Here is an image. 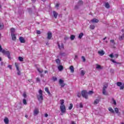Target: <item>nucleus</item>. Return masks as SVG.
I'll return each mask as SVG.
<instances>
[{
  "instance_id": "5fc2aeb1",
  "label": "nucleus",
  "mask_w": 124,
  "mask_h": 124,
  "mask_svg": "<svg viewBox=\"0 0 124 124\" xmlns=\"http://www.w3.org/2000/svg\"><path fill=\"white\" fill-rule=\"evenodd\" d=\"M81 59L83 60V62H86V59L85 58V57L82 56Z\"/></svg>"
},
{
  "instance_id": "e433bc0d",
  "label": "nucleus",
  "mask_w": 124,
  "mask_h": 124,
  "mask_svg": "<svg viewBox=\"0 0 124 124\" xmlns=\"http://www.w3.org/2000/svg\"><path fill=\"white\" fill-rule=\"evenodd\" d=\"M18 60H19V61H20V62H23L24 58H23V57H19Z\"/></svg>"
},
{
  "instance_id": "603ef678",
  "label": "nucleus",
  "mask_w": 124,
  "mask_h": 124,
  "mask_svg": "<svg viewBox=\"0 0 124 124\" xmlns=\"http://www.w3.org/2000/svg\"><path fill=\"white\" fill-rule=\"evenodd\" d=\"M53 81H57V78L56 77H53Z\"/></svg>"
},
{
  "instance_id": "9d476101",
  "label": "nucleus",
  "mask_w": 124,
  "mask_h": 124,
  "mask_svg": "<svg viewBox=\"0 0 124 124\" xmlns=\"http://www.w3.org/2000/svg\"><path fill=\"white\" fill-rule=\"evenodd\" d=\"M98 54L100 55V56H103L104 54H105V52H104V50H99L98 51Z\"/></svg>"
},
{
  "instance_id": "b1692460",
  "label": "nucleus",
  "mask_w": 124,
  "mask_h": 124,
  "mask_svg": "<svg viewBox=\"0 0 124 124\" xmlns=\"http://www.w3.org/2000/svg\"><path fill=\"white\" fill-rule=\"evenodd\" d=\"M60 56H61V57H65V56H66V54L64 52H60Z\"/></svg>"
},
{
  "instance_id": "423d86ee",
  "label": "nucleus",
  "mask_w": 124,
  "mask_h": 124,
  "mask_svg": "<svg viewBox=\"0 0 124 124\" xmlns=\"http://www.w3.org/2000/svg\"><path fill=\"white\" fill-rule=\"evenodd\" d=\"M38 113H39V110L37 108H35L34 110V116H36V115L38 114Z\"/></svg>"
},
{
  "instance_id": "412c9836",
  "label": "nucleus",
  "mask_w": 124,
  "mask_h": 124,
  "mask_svg": "<svg viewBox=\"0 0 124 124\" xmlns=\"http://www.w3.org/2000/svg\"><path fill=\"white\" fill-rule=\"evenodd\" d=\"M108 111H109V112H111V113H115V111H114V109H113V108H112L109 107L108 108Z\"/></svg>"
},
{
  "instance_id": "bf43d9fd",
  "label": "nucleus",
  "mask_w": 124,
  "mask_h": 124,
  "mask_svg": "<svg viewBox=\"0 0 124 124\" xmlns=\"http://www.w3.org/2000/svg\"><path fill=\"white\" fill-rule=\"evenodd\" d=\"M113 104L114 105H117V102H116V100H113Z\"/></svg>"
},
{
  "instance_id": "864d4df0",
  "label": "nucleus",
  "mask_w": 124,
  "mask_h": 124,
  "mask_svg": "<svg viewBox=\"0 0 124 124\" xmlns=\"http://www.w3.org/2000/svg\"><path fill=\"white\" fill-rule=\"evenodd\" d=\"M109 56L110 58H111V59H113V58H114V55H113V53H111Z\"/></svg>"
},
{
  "instance_id": "4468645a",
  "label": "nucleus",
  "mask_w": 124,
  "mask_h": 124,
  "mask_svg": "<svg viewBox=\"0 0 124 124\" xmlns=\"http://www.w3.org/2000/svg\"><path fill=\"white\" fill-rule=\"evenodd\" d=\"M69 69L71 72V73H73L74 72V67L73 66L71 65L69 67Z\"/></svg>"
},
{
  "instance_id": "8fccbe9b",
  "label": "nucleus",
  "mask_w": 124,
  "mask_h": 124,
  "mask_svg": "<svg viewBox=\"0 0 124 124\" xmlns=\"http://www.w3.org/2000/svg\"><path fill=\"white\" fill-rule=\"evenodd\" d=\"M124 85H121L120 86V90H124Z\"/></svg>"
},
{
  "instance_id": "473e14b6",
  "label": "nucleus",
  "mask_w": 124,
  "mask_h": 124,
  "mask_svg": "<svg viewBox=\"0 0 124 124\" xmlns=\"http://www.w3.org/2000/svg\"><path fill=\"white\" fill-rule=\"evenodd\" d=\"M75 39V36L74 35H71V37H70L71 40H74Z\"/></svg>"
},
{
  "instance_id": "f03ea898",
  "label": "nucleus",
  "mask_w": 124,
  "mask_h": 124,
  "mask_svg": "<svg viewBox=\"0 0 124 124\" xmlns=\"http://www.w3.org/2000/svg\"><path fill=\"white\" fill-rule=\"evenodd\" d=\"M60 110L62 112L61 115L64 114L65 113V112H66V108H65V105H61L60 106Z\"/></svg>"
},
{
  "instance_id": "5701e85b",
  "label": "nucleus",
  "mask_w": 124,
  "mask_h": 124,
  "mask_svg": "<svg viewBox=\"0 0 124 124\" xmlns=\"http://www.w3.org/2000/svg\"><path fill=\"white\" fill-rule=\"evenodd\" d=\"M55 62L57 64H58L59 65H60V64L61 63V61L60 60V59H56L55 60Z\"/></svg>"
},
{
  "instance_id": "c85d7f7f",
  "label": "nucleus",
  "mask_w": 124,
  "mask_h": 124,
  "mask_svg": "<svg viewBox=\"0 0 124 124\" xmlns=\"http://www.w3.org/2000/svg\"><path fill=\"white\" fill-rule=\"evenodd\" d=\"M37 70L40 73H42L44 71L43 69L41 68H37Z\"/></svg>"
},
{
  "instance_id": "7ed1b4c3",
  "label": "nucleus",
  "mask_w": 124,
  "mask_h": 124,
  "mask_svg": "<svg viewBox=\"0 0 124 124\" xmlns=\"http://www.w3.org/2000/svg\"><path fill=\"white\" fill-rule=\"evenodd\" d=\"M81 95L84 98L88 99V92H87V91L83 90L81 91Z\"/></svg>"
},
{
  "instance_id": "dca6fc26",
  "label": "nucleus",
  "mask_w": 124,
  "mask_h": 124,
  "mask_svg": "<svg viewBox=\"0 0 124 124\" xmlns=\"http://www.w3.org/2000/svg\"><path fill=\"white\" fill-rule=\"evenodd\" d=\"M91 22H92V23H98L99 20L96 18H93L91 20Z\"/></svg>"
},
{
  "instance_id": "bb28decb",
  "label": "nucleus",
  "mask_w": 124,
  "mask_h": 124,
  "mask_svg": "<svg viewBox=\"0 0 124 124\" xmlns=\"http://www.w3.org/2000/svg\"><path fill=\"white\" fill-rule=\"evenodd\" d=\"M45 90L46 92L48 94H51V93L49 92V89H48V88H46Z\"/></svg>"
},
{
  "instance_id": "4d7b16f0",
  "label": "nucleus",
  "mask_w": 124,
  "mask_h": 124,
  "mask_svg": "<svg viewBox=\"0 0 124 124\" xmlns=\"http://www.w3.org/2000/svg\"><path fill=\"white\" fill-rule=\"evenodd\" d=\"M17 75H18L19 76L21 75V71H20V70L17 71Z\"/></svg>"
},
{
  "instance_id": "052dcab7",
  "label": "nucleus",
  "mask_w": 124,
  "mask_h": 124,
  "mask_svg": "<svg viewBox=\"0 0 124 124\" xmlns=\"http://www.w3.org/2000/svg\"><path fill=\"white\" fill-rule=\"evenodd\" d=\"M55 6H56V7H59L60 6V4H59V3L56 4Z\"/></svg>"
},
{
  "instance_id": "a211bd4d",
  "label": "nucleus",
  "mask_w": 124,
  "mask_h": 124,
  "mask_svg": "<svg viewBox=\"0 0 124 124\" xmlns=\"http://www.w3.org/2000/svg\"><path fill=\"white\" fill-rule=\"evenodd\" d=\"M11 36L13 40H16V36L15 34H11Z\"/></svg>"
},
{
  "instance_id": "2f4dec72",
  "label": "nucleus",
  "mask_w": 124,
  "mask_h": 124,
  "mask_svg": "<svg viewBox=\"0 0 124 124\" xmlns=\"http://www.w3.org/2000/svg\"><path fill=\"white\" fill-rule=\"evenodd\" d=\"M83 35H84V33H80L79 35H78V37L79 38H80V39H81V38H82V37H83Z\"/></svg>"
},
{
  "instance_id": "aec40b11",
  "label": "nucleus",
  "mask_w": 124,
  "mask_h": 124,
  "mask_svg": "<svg viewBox=\"0 0 124 124\" xmlns=\"http://www.w3.org/2000/svg\"><path fill=\"white\" fill-rule=\"evenodd\" d=\"M15 32V29L12 28L11 29V34H14V33Z\"/></svg>"
},
{
  "instance_id": "0e129e2a",
  "label": "nucleus",
  "mask_w": 124,
  "mask_h": 124,
  "mask_svg": "<svg viewBox=\"0 0 124 124\" xmlns=\"http://www.w3.org/2000/svg\"><path fill=\"white\" fill-rule=\"evenodd\" d=\"M45 117H46V118H47V117H48V114L46 113L45 115Z\"/></svg>"
},
{
  "instance_id": "c9c22d12",
  "label": "nucleus",
  "mask_w": 124,
  "mask_h": 124,
  "mask_svg": "<svg viewBox=\"0 0 124 124\" xmlns=\"http://www.w3.org/2000/svg\"><path fill=\"white\" fill-rule=\"evenodd\" d=\"M114 110H115V113H116V114H119V113H120V112H119V108H116L114 109Z\"/></svg>"
},
{
  "instance_id": "6e6552de",
  "label": "nucleus",
  "mask_w": 124,
  "mask_h": 124,
  "mask_svg": "<svg viewBox=\"0 0 124 124\" xmlns=\"http://www.w3.org/2000/svg\"><path fill=\"white\" fill-rule=\"evenodd\" d=\"M99 101H100V98L96 99L93 102L94 105H96L99 103Z\"/></svg>"
},
{
  "instance_id": "a19ab883",
  "label": "nucleus",
  "mask_w": 124,
  "mask_h": 124,
  "mask_svg": "<svg viewBox=\"0 0 124 124\" xmlns=\"http://www.w3.org/2000/svg\"><path fill=\"white\" fill-rule=\"evenodd\" d=\"M42 93H43V92L41 90H40L39 91V95H43V94Z\"/></svg>"
},
{
  "instance_id": "f8f14e48",
  "label": "nucleus",
  "mask_w": 124,
  "mask_h": 124,
  "mask_svg": "<svg viewBox=\"0 0 124 124\" xmlns=\"http://www.w3.org/2000/svg\"><path fill=\"white\" fill-rule=\"evenodd\" d=\"M19 40H20L21 43H25L26 42L25 39H24V38L23 37H20L19 38Z\"/></svg>"
},
{
  "instance_id": "58836bf2",
  "label": "nucleus",
  "mask_w": 124,
  "mask_h": 124,
  "mask_svg": "<svg viewBox=\"0 0 124 124\" xmlns=\"http://www.w3.org/2000/svg\"><path fill=\"white\" fill-rule=\"evenodd\" d=\"M95 26L94 25H90V29L91 30H94Z\"/></svg>"
},
{
  "instance_id": "9b49d317",
  "label": "nucleus",
  "mask_w": 124,
  "mask_h": 124,
  "mask_svg": "<svg viewBox=\"0 0 124 124\" xmlns=\"http://www.w3.org/2000/svg\"><path fill=\"white\" fill-rule=\"evenodd\" d=\"M58 70L59 71H62L63 70V66L62 65H60L59 66H58Z\"/></svg>"
},
{
  "instance_id": "79ce46f5",
  "label": "nucleus",
  "mask_w": 124,
  "mask_h": 124,
  "mask_svg": "<svg viewBox=\"0 0 124 124\" xmlns=\"http://www.w3.org/2000/svg\"><path fill=\"white\" fill-rule=\"evenodd\" d=\"M117 86L118 87H121L122 86V82H118L117 83Z\"/></svg>"
},
{
  "instance_id": "f704fd0d",
  "label": "nucleus",
  "mask_w": 124,
  "mask_h": 124,
  "mask_svg": "<svg viewBox=\"0 0 124 124\" xmlns=\"http://www.w3.org/2000/svg\"><path fill=\"white\" fill-rule=\"evenodd\" d=\"M0 52L1 53H3L4 52V49H2V47H1V45H0Z\"/></svg>"
},
{
  "instance_id": "0eeeda50",
  "label": "nucleus",
  "mask_w": 124,
  "mask_h": 124,
  "mask_svg": "<svg viewBox=\"0 0 124 124\" xmlns=\"http://www.w3.org/2000/svg\"><path fill=\"white\" fill-rule=\"evenodd\" d=\"M47 39H51L52 38V32L51 31H48L47 32Z\"/></svg>"
},
{
  "instance_id": "c756f323",
  "label": "nucleus",
  "mask_w": 124,
  "mask_h": 124,
  "mask_svg": "<svg viewBox=\"0 0 124 124\" xmlns=\"http://www.w3.org/2000/svg\"><path fill=\"white\" fill-rule=\"evenodd\" d=\"M85 72L84 70H81L80 72V74L81 76H84V75H85Z\"/></svg>"
},
{
  "instance_id": "39448f33",
  "label": "nucleus",
  "mask_w": 124,
  "mask_h": 124,
  "mask_svg": "<svg viewBox=\"0 0 124 124\" xmlns=\"http://www.w3.org/2000/svg\"><path fill=\"white\" fill-rule=\"evenodd\" d=\"M63 80H62V79H60L59 80V84L61 86V87H62V88H63V87L65 86V84L63 83Z\"/></svg>"
},
{
  "instance_id": "7c9ffc66",
  "label": "nucleus",
  "mask_w": 124,
  "mask_h": 124,
  "mask_svg": "<svg viewBox=\"0 0 124 124\" xmlns=\"http://www.w3.org/2000/svg\"><path fill=\"white\" fill-rule=\"evenodd\" d=\"M23 104H24V105H27V104H28V103H27V100H26V99H23Z\"/></svg>"
},
{
  "instance_id": "4be33fe9",
  "label": "nucleus",
  "mask_w": 124,
  "mask_h": 124,
  "mask_svg": "<svg viewBox=\"0 0 124 124\" xmlns=\"http://www.w3.org/2000/svg\"><path fill=\"white\" fill-rule=\"evenodd\" d=\"M124 38V33L122 34V35L120 36L119 39V40H123Z\"/></svg>"
},
{
  "instance_id": "a878e982",
  "label": "nucleus",
  "mask_w": 124,
  "mask_h": 124,
  "mask_svg": "<svg viewBox=\"0 0 124 124\" xmlns=\"http://www.w3.org/2000/svg\"><path fill=\"white\" fill-rule=\"evenodd\" d=\"M61 105H64V100L63 99L60 100Z\"/></svg>"
},
{
  "instance_id": "ddd939ff",
  "label": "nucleus",
  "mask_w": 124,
  "mask_h": 124,
  "mask_svg": "<svg viewBox=\"0 0 124 124\" xmlns=\"http://www.w3.org/2000/svg\"><path fill=\"white\" fill-rule=\"evenodd\" d=\"M4 122L5 124H9V120L7 118V117H5L4 119Z\"/></svg>"
},
{
  "instance_id": "774afa93",
  "label": "nucleus",
  "mask_w": 124,
  "mask_h": 124,
  "mask_svg": "<svg viewBox=\"0 0 124 124\" xmlns=\"http://www.w3.org/2000/svg\"><path fill=\"white\" fill-rule=\"evenodd\" d=\"M71 124H76L74 122H72Z\"/></svg>"
},
{
  "instance_id": "c03bdc74",
  "label": "nucleus",
  "mask_w": 124,
  "mask_h": 124,
  "mask_svg": "<svg viewBox=\"0 0 124 124\" xmlns=\"http://www.w3.org/2000/svg\"><path fill=\"white\" fill-rule=\"evenodd\" d=\"M81 95H82L81 93H77V96H78V97H81Z\"/></svg>"
},
{
  "instance_id": "2eb2a0df",
  "label": "nucleus",
  "mask_w": 124,
  "mask_h": 124,
  "mask_svg": "<svg viewBox=\"0 0 124 124\" xmlns=\"http://www.w3.org/2000/svg\"><path fill=\"white\" fill-rule=\"evenodd\" d=\"M58 47L59 49H63L64 48V46H63V44H61V45H60V44H58Z\"/></svg>"
},
{
  "instance_id": "ea45409f",
  "label": "nucleus",
  "mask_w": 124,
  "mask_h": 124,
  "mask_svg": "<svg viewBox=\"0 0 124 124\" xmlns=\"http://www.w3.org/2000/svg\"><path fill=\"white\" fill-rule=\"evenodd\" d=\"M78 5H82L83 4V1L82 0H79L78 2Z\"/></svg>"
},
{
  "instance_id": "cd10ccee",
  "label": "nucleus",
  "mask_w": 124,
  "mask_h": 124,
  "mask_svg": "<svg viewBox=\"0 0 124 124\" xmlns=\"http://www.w3.org/2000/svg\"><path fill=\"white\" fill-rule=\"evenodd\" d=\"M111 62H113L114 63H117V64H121V63L120 62H117L116 61H115L113 59H111L110 60Z\"/></svg>"
},
{
  "instance_id": "a18cd8bd",
  "label": "nucleus",
  "mask_w": 124,
  "mask_h": 124,
  "mask_svg": "<svg viewBox=\"0 0 124 124\" xmlns=\"http://www.w3.org/2000/svg\"><path fill=\"white\" fill-rule=\"evenodd\" d=\"M93 91H90L87 94H93Z\"/></svg>"
},
{
  "instance_id": "20e7f679",
  "label": "nucleus",
  "mask_w": 124,
  "mask_h": 124,
  "mask_svg": "<svg viewBox=\"0 0 124 124\" xmlns=\"http://www.w3.org/2000/svg\"><path fill=\"white\" fill-rule=\"evenodd\" d=\"M3 55H6L8 58V59H10V52L9 51L4 50L3 52H2Z\"/></svg>"
},
{
  "instance_id": "72a5a7b5",
  "label": "nucleus",
  "mask_w": 124,
  "mask_h": 124,
  "mask_svg": "<svg viewBox=\"0 0 124 124\" xmlns=\"http://www.w3.org/2000/svg\"><path fill=\"white\" fill-rule=\"evenodd\" d=\"M72 108H73V104H70V106L68 108V109H69V110H71V109H72Z\"/></svg>"
},
{
  "instance_id": "13d9d810",
  "label": "nucleus",
  "mask_w": 124,
  "mask_h": 124,
  "mask_svg": "<svg viewBox=\"0 0 124 124\" xmlns=\"http://www.w3.org/2000/svg\"><path fill=\"white\" fill-rule=\"evenodd\" d=\"M8 67L10 68V69H12V66L11 65H8Z\"/></svg>"
},
{
  "instance_id": "1a4fd4ad",
  "label": "nucleus",
  "mask_w": 124,
  "mask_h": 124,
  "mask_svg": "<svg viewBox=\"0 0 124 124\" xmlns=\"http://www.w3.org/2000/svg\"><path fill=\"white\" fill-rule=\"evenodd\" d=\"M37 98L39 101H41L43 100V95H39L37 96Z\"/></svg>"
},
{
  "instance_id": "69168bd1",
  "label": "nucleus",
  "mask_w": 124,
  "mask_h": 124,
  "mask_svg": "<svg viewBox=\"0 0 124 124\" xmlns=\"http://www.w3.org/2000/svg\"><path fill=\"white\" fill-rule=\"evenodd\" d=\"M32 2H35L36 1V0H31Z\"/></svg>"
},
{
  "instance_id": "680f3d73",
  "label": "nucleus",
  "mask_w": 124,
  "mask_h": 124,
  "mask_svg": "<svg viewBox=\"0 0 124 124\" xmlns=\"http://www.w3.org/2000/svg\"><path fill=\"white\" fill-rule=\"evenodd\" d=\"M115 56L116 58H118V57H119V54H116L115 55Z\"/></svg>"
},
{
  "instance_id": "4c0bfd02",
  "label": "nucleus",
  "mask_w": 124,
  "mask_h": 124,
  "mask_svg": "<svg viewBox=\"0 0 124 124\" xmlns=\"http://www.w3.org/2000/svg\"><path fill=\"white\" fill-rule=\"evenodd\" d=\"M105 7L106 8H109L110 7V6L109 5V3H106V4H105Z\"/></svg>"
},
{
  "instance_id": "393cba45",
  "label": "nucleus",
  "mask_w": 124,
  "mask_h": 124,
  "mask_svg": "<svg viewBox=\"0 0 124 124\" xmlns=\"http://www.w3.org/2000/svg\"><path fill=\"white\" fill-rule=\"evenodd\" d=\"M3 29V23L0 22V30H2Z\"/></svg>"
},
{
  "instance_id": "49530a36",
  "label": "nucleus",
  "mask_w": 124,
  "mask_h": 124,
  "mask_svg": "<svg viewBox=\"0 0 124 124\" xmlns=\"http://www.w3.org/2000/svg\"><path fill=\"white\" fill-rule=\"evenodd\" d=\"M36 82H40V78H36Z\"/></svg>"
},
{
  "instance_id": "de8ad7c7",
  "label": "nucleus",
  "mask_w": 124,
  "mask_h": 124,
  "mask_svg": "<svg viewBox=\"0 0 124 124\" xmlns=\"http://www.w3.org/2000/svg\"><path fill=\"white\" fill-rule=\"evenodd\" d=\"M23 96L24 97V98H26L27 97V93L24 92L23 94Z\"/></svg>"
},
{
  "instance_id": "3c124183",
  "label": "nucleus",
  "mask_w": 124,
  "mask_h": 124,
  "mask_svg": "<svg viewBox=\"0 0 124 124\" xmlns=\"http://www.w3.org/2000/svg\"><path fill=\"white\" fill-rule=\"evenodd\" d=\"M37 34H40L41 33V32L40 31L37 30L36 31Z\"/></svg>"
},
{
  "instance_id": "6ab92c4d",
  "label": "nucleus",
  "mask_w": 124,
  "mask_h": 124,
  "mask_svg": "<svg viewBox=\"0 0 124 124\" xmlns=\"http://www.w3.org/2000/svg\"><path fill=\"white\" fill-rule=\"evenodd\" d=\"M15 66L16 68L17 71L20 70V69H19V64H18V63H15Z\"/></svg>"
},
{
  "instance_id": "f257e3e1",
  "label": "nucleus",
  "mask_w": 124,
  "mask_h": 124,
  "mask_svg": "<svg viewBox=\"0 0 124 124\" xmlns=\"http://www.w3.org/2000/svg\"><path fill=\"white\" fill-rule=\"evenodd\" d=\"M108 88V84L107 83H106L103 85V91L102 93L104 95H107L108 93H107V92L106 91V89Z\"/></svg>"
},
{
  "instance_id": "09e8293b",
  "label": "nucleus",
  "mask_w": 124,
  "mask_h": 124,
  "mask_svg": "<svg viewBox=\"0 0 124 124\" xmlns=\"http://www.w3.org/2000/svg\"><path fill=\"white\" fill-rule=\"evenodd\" d=\"M83 103H80L79 104V108H83Z\"/></svg>"
},
{
  "instance_id": "f3484780",
  "label": "nucleus",
  "mask_w": 124,
  "mask_h": 124,
  "mask_svg": "<svg viewBox=\"0 0 124 124\" xmlns=\"http://www.w3.org/2000/svg\"><path fill=\"white\" fill-rule=\"evenodd\" d=\"M53 16L55 19H57V17H58V13L56 12L55 11H54Z\"/></svg>"
},
{
  "instance_id": "338daca9",
  "label": "nucleus",
  "mask_w": 124,
  "mask_h": 124,
  "mask_svg": "<svg viewBox=\"0 0 124 124\" xmlns=\"http://www.w3.org/2000/svg\"><path fill=\"white\" fill-rule=\"evenodd\" d=\"M110 42H111L112 43H114V40H110Z\"/></svg>"
},
{
  "instance_id": "6e6d98bb",
  "label": "nucleus",
  "mask_w": 124,
  "mask_h": 124,
  "mask_svg": "<svg viewBox=\"0 0 124 124\" xmlns=\"http://www.w3.org/2000/svg\"><path fill=\"white\" fill-rule=\"evenodd\" d=\"M64 39V40H68V39H69V37L67 36H65Z\"/></svg>"
},
{
  "instance_id": "37998d69",
  "label": "nucleus",
  "mask_w": 124,
  "mask_h": 124,
  "mask_svg": "<svg viewBox=\"0 0 124 124\" xmlns=\"http://www.w3.org/2000/svg\"><path fill=\"white\" fill-rule=\"evenodd\" d=\"M96 68L97 69H101V66H100L99 65H97Z\"/></svg>"
},
{
  "instance_id": "e2e57ef3",
  "label": "nucleus",
  "mask_w": 124,
  "mask_h": 124,
  "mask_svg": "<svg viewBox=\"0 0 124 124\" xmlns=\"http://www.w3.org/2000/svg\"><path fill=\"white\" fill-rule=\"evenodd\" d=\"M40 76H41V77H44V75H43V74H40Z\"/></svg>"
}]
</instances>
